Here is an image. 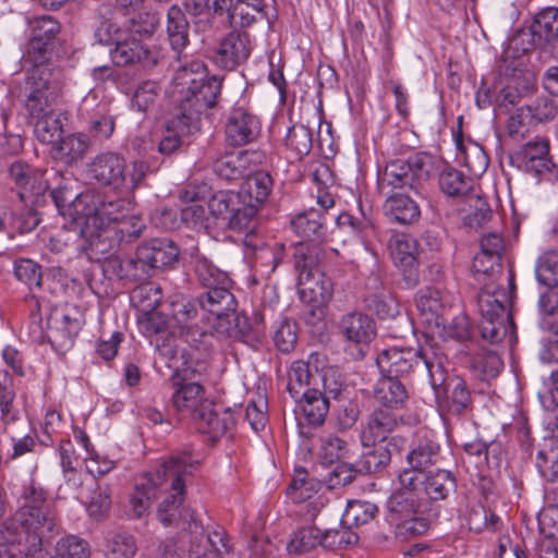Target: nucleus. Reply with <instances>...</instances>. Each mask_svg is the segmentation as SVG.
<instances>
[{
  "instance_id": "f257e3e1",
  "label": "nucleus",
  "mask_w": 558,
  "mask_h": 558,
  "mask_svg": "<svg viewBox=\"0 0 558 558\" xmlns=\"http://www.w3.org/2000/svg\"><path fill=\"white\" fill-rule=\"evenodd\" d=\"M231 282L205 289L196 299L173 294L170 301L172 326L192 349L208 353L215 340L229 337L230 315L236 310Z\"/></svg>"
},
{
  "instance_id": "f03ea898",
  "label": "nucleus",
  "mask_w": 558,
  "mask_h": 558,
  "mask_svg": "<svg viewBox=\"0 0 558 558\" xmlns=\"http://www.w3.org/2000/svg\"><path fill=\"white\" fill-rule=\"evenodd\" d=\"M19 504L3 532L9 558H49L43 544L52 536L57 523L47 504V492L31 481L23 486Z\"/></svg>"
},
{
  "instance_id": "7ed1b4c3",
  "label": "nucleus",
  "mask_w": 558,
  "mask_h": 558,
  "mask_svg": "<svg viewBox=\"0 0 558 558\" xmlns=\"http://www.w3.org/2000/svg\"><path fill=\"white\" fill-rule=\"evenodd\" d=\"M207 372L205 362L184 361L177 366L170 378L171 407L182 417L192 420L202 433L213 438L222 436L231 425L233 418L229 410L219 414L214 403L206 397V389L202 378Z\"/></svg>"
},
{
  "instance_id": "20e7f679",
  "label": "nucleus",
  "mask_w": 558,
  "mask_h": 558,
  "mask_svg": "<svg viewBox=\"0 0 558 558\" xmlns=\"http://www.w3.org/2000/svg\"><path fill=\"white\" fill-rule=\"evenodd\" d=\"M174 81L182 86V98L172 125L183 132L195 133L199 130L201 114L216 105L222 80L216 75L208 76L202 60H191L178 69Z\"/></svg>"
},
{
  "instance_id": "39448f33",
  "label": "nucleus",
  "mask_w": 558,
  "mask_h": 558,
  "mask_svg": "<svg viewBox=\"0 0 558 558\" xmlns=\"http://www.w3.org/2000/svg\"><path fill=\"white\" fill-rule=\"evenodd\" d=\"M199 468L198 458L189 449L177 452L161 462V473L158 478L165 481L161 493L165 498L158 506L157 518L165 526L178 524L180 521H189L192 536L197 532L198 523L193 512L183 507L186 482Z\"/></svg>"
},
{
  "instance_id": "423d86ee",
  "label": "nucleus",
  "mask_w": 558,
  "mask_h": 558,
  "mask_svg": "<svg viewBox=\"0 0 558 558\" xmlns=\"http://www.w3.org/2000/svg\"><path fill=\"white\" fill-rule=\"evenodd\" d=\"M88 205L90 206L86 209V217L81 229L74 230L72 234L63 232L51 238L52 250L60 251L59 243L68 245L72 238L81 236L86 243L85 247L89 248L92 253L105 254L109 251L108 239L112 232L110 223L123 220L132 208V202L125 197L102 199L100 195L93 194V202Z\"/></svg>"
},
{
  "instance_id": "0eeeda50",
  "label": "nucleus",
  "mask_w": 558,
  "mask_h": 558,
  "mask_svg": "<svg viewBox=\"0 0 558 558\" xmlns=\"http://www.w3.org/2000/svg\"><path fill=\"white\" fill-rule=\"evenodd\" d=\"M446 355L433 336L423 335L418 348H388L376 359V364L383 375L399 378L408 376L421 364L427 371L433 387L445 381Z\"/></svg>"
},
{
  "instance_id": "6e6552de",
  "label": "nucleus",
  "mask_w": 558,
  "mask_h": 558,
  "mask_svg": "<svg viewBox=\"0 0 558 558\" xmlns=\"http://www.w3.org/2000/svg\"><path fill=\"white\" fill-rule=\"evenodd\" d=\"M508 289L496 282L485 283L477 296L481 314L478 324L483 340L490 344L500 343L507 336L514 338L515 325L509 311L515 295V278L512 269L506 277Z\"/></svg>"
},
{
  "instance_id": "1a4fd4ad",
  "label": "nucleus",
  "mask_w": 558,
  "mask_h": 558,
  "mask_svg": "<svg viewBox=\"0 0 558 558\" xmlns=\"http://www.w3.org/2000/svg\"><path fill=\"white\" fill-rule=\"evenodd\" d=\"M148 169L144 160H134L128 166L126 159L120 153L102 151L89 162L88 174L99 185L129 195L141 186Z\"/></svg>"
},
{
  "instance_id": "9d476101",
  "label": "nucleus",
  "mask_w": 558,
  "mask_h": 558,
  "mask_svg": "<svg viewBox=\"0 0 558 558\" xmlns=\"http://www.w3.org/2000/svg\"><path fill=\"white\" fill-rule=\"evenodd\" d=\"M322 255L317 245L302 242L294 247L293 253L300 299L313 307L327 304L333 292L332 280L319 268Z\"/></svg>"
},
{
  "instance_id": "9b49d317",
  "label": "nucleus",
  "mask_w": 558,
  "mask_h": 558,
  "mask_svg": "<svg viewBox=\"0 0 558 558\" xmlns=\"http://www.w3.org/2000/svg\"><path fill=\"white\" fill-rule=\"evenodd\" d=\"M23 95V110L28 122L59 109L62 95L59 71L51 66L28 69Z\"/></svg>"
},
{
  "instance_id": "f8f14e48",
  "label": "nucleus",
  "mask_w": 558,
  "mask_h": 558,
  "mask_svg": "<svg viewBox=\"0 0 558 558\" xmlns=\"http://www.w3.org/2000/svg\"><path fill=\"white\" fill-rule=\"evenodd\" d=\"M424 504L412 490H396L387 499L386 519L397 538L405 541L427 533L430 522L424 515Z\"/></svg>"
},
{
  "instance_id": "ddd939ff",
  "label": "nucleus",
  "mask_w": 558,
  "mask_h": 558,
  "mask_svg": "<svg viewBox=\"0 0 558 558\" xmlns=\"http://www.w3.org/2000/svg\"><path fill=\"white\" fill-rule=\"evenodd\" d=\"M60 31V23L50 15L28 20V37L23 59L29 69L51 66V52Z\"/></svg>"
},
{
  "instance_id": "4468645a",
  "label": "nucleus",
  "mask_w": 558,
  "mask_h": 558,
  "mask_svg": "<svg viewBox=\"0 0 558 558\" xmlns=\"http://www.w3.org/2000/svg\"><path fill=\"white\" fill-rule=\"evenodd\" d=\"M433 170L432 155L417 153L408 159L389 161L381 175V182L392 189L418 190L429 179Z\"/></svg>"
},
{
  "instance_id": "2eb2a0df",
  "label": "nucleus",
  "mask_w": 558,
  "mask_h": 558,
  "mask_svg": "<svg viewBox=\"0 0 558 558\" xmlns=\"http://www.w3.org/2000/svg\"><path fill=\"white\" fill-rule=\"evenodd\" d=\"M510 165L538 181H558V166L549 154V141L535 137L510 155Z\"/></svg>"
},
{
  "instance_id": "dca6fc26",
  "label": "nucleus",
  "mask_w": 558,
  "mask_h": 558,
  "mask_svg": "<svg viewBox=\"0 0 558 558\" xmlns=\"http://www.w3.org/2000/svg\"><path fill=\"white\" fill-rule=\"evenodd\" d=\"M262 121L244 104L236 102L230 109L226 124L225 138L229 146L241 147L254 143L260 135Z\"/></svg>"
},
{
  "instance_id": "f3484780",
  "label": "nucleus",
  "mask_w": 558,
  "mask_h": 558,
  "mask_svg": "<svg viewBox=\"0 0 558 558\" xmlns=\"http://www.w3.org/2000/svg\"><path fill=\"white\" fill-rule=\"evenodd\" d=\"M407 439L403 436H391L387 442L363 446L364 451L356 460L355 465L360 474H378L390 464L395 453H400L405 447Z\"/></svg>"
},
{
  "instance_id": "a211bd4d",
  "label": "nucleus",
  "mask_w": 558,
  "mask_h": 558,
  "mask_svg": "<svg viewBox=\"0 0 558 558\" xmlns=\"http://www.w3.org/2000/svg\"><path fill=\"white\" fill-rule=\"evenodd\" d=\"M252 49L246 32L231 31L218 43L213 59L218 68L232 71L250 58Z\"/></svg>"
},
{
  "instance_id": "6ab92c4d",
  "label": "nucleus",
  "mask_w": 558,
  "mask_h": 558,
  "mask_svg": "<svg viewBox=\"0 0 558 558\" xmlns=\"http://www.w3.org/2000/svg\"><path fill=\"white\" fill-rule=\"evenodd\" d=\"M100 43L114 45L110 49V58L117 66H128L141 64L144 68L153 66L157 63L156 53L146 48L141 40L134 37H119L116 41L104 40L101 38V28L97 34Z\"/></svg>"
},
{
  "instance_id": "aec40b11",
  "label": "nucleus",
  "mask_w": 558,
  "mask_h": 558,
  "mask_svg": "<svg viewBox=\"0 0 558 558\" xmlns=\"http://www.w3.org/2000/svg\"><path fill=\"white\" fill-rule=\"evenodd\" d=\"M43 171L24 160H16L9 168V178L16 190L22 203H33L43 194L46 185L43 180Z\"/></svg>"
},
{
  "instance_id": "412c9836",
  "label": "nucleus",
  "mask_w": 558,
  "mask_h": 558,
  "mask_svg": "<svg viewBox=\"0 0 558 558\" xmlns=\"http://www.w3.org/2000/svg\"><path fill=\"white\" fill-rule=\"evenodd\" d=\"M401 422L393 411L375 408L366 417L360 432L362 446L375 445V442H387Z\"/></svg>"
},
{
  "instance_id": "4be33fe9",
  "label": "nucleus",
  "mask_w": 558,
  "mask_h": 558,
  "mask_svg": "<svg viewBox=\"0 0 558 558\" xmlns=\"http://www.w3.org/2000/svg\"><path fill=\"white\" fill-rule=\"evenodd\" d=\"M52 201L62 216L73 218L81 229L86 217L88 204L93 202V193H77L69 182L58 185L51 191Z\"/></svg>"
},
{
  "instance_id": "5701e85b",
  "label": "nucleus",
  "mask_w": 558,
  "mask_h": 558,
  "mask_svg": "<svg viewBox=\"0 0 558 558\" xmlns=\"http://www.w3.org/2000/svg\"><path fill=\"white\" fill-rule=\"evenodd\" d=\"M199 527L201 532H194L191 537L189 558H225L223 554L231 550L226 531L217 526L205 533L203 526Z\"/></svg>"
},
{
  "instance_id": "b1692460",
  "label": "nucleus",
  "mask_w": 558,
  "mask_h": 558,
  "mask_svg": "<svg viewBox=\"0 0 558 558\" xmlns=\"http://www.w3.org/2000/svg\"><path fill=\"white\" fill-rule=\"evenodd\" d=\"M462 121L463 117L459 116L457 119L458 130L453 133L457 158L464 163L472 174L481 175L488 167V155L480 144L475 143L471 138L464 140Z\"/></svg>"
},
{
  "instance_id": "393cba45",
  "label": "nucleus",
  "mask_w": 558,
  "mask_h": 558,
  "mask_svg": "<svg viewBox=\"0 0 558 558\" xmlns=\"http://www.w3.org/2000/svg\"><path fill=\"white\" fill-rule=\"evenodd\" d=\"M293 232L303 241L320 243L327 235L326 216L320 209L310 208L291 219Z\"/></svg>"
},
{
  "instance_id": "a878e982",
  "label": "nucleus",
  "mask_w": 558,
  "mask_h": 558,
  "mask_svg": "<svg viewBox=\"0 0 558 558\" xmlns=\"http://www.w3.org/2000/svg\"><path fill=\"white\" fill-rule=\"evenodd\" d=\"M340 333L350 342L368 344L376 336V324L362 312L344 314L338 325Z\"/></svg>"
},
{
  "instance_id": "bb28decb",
  "label": "nucleus",
  "mask_w": 558,
  "mask_h": 558,
  "mask_svg": "<svg viewBox=\"0 0 558 558\" xmlns=\"http://www.w3.org/2000/svg\"><path fill=\"white\" fill-rule=\"evenodd\" d=\"M90 148L87 134L77 132L61 136L50 148V155L68 166L82 160Z\"/></svg>"
},
{
  "instance_id": "cd10ccee",
  "label": "nucleus",
  "mask_w": 558,
  "mask_h": 558,
  "mask_svg": "<svg viewBox=\"0 0 558 558\" xmlns=\"http://www.w3.org/2000/svg\"><path fill=\"white\" fill-rule=\"evenodd\" d=\"M374 399L380 405L379 408L390 411L405 408L409 401V392L404 384L398 378L383 375L377 380L373 389Z\"/></svg>"
},
{
  "instance_id": "c85d7f7f",
  "label": "nucleus",
  "mask_w": 558,
  "mask_h": 558,
  "mask_svg": "<svg viewBox=\"0 0 558 558\" xmlns=\"http://www.w3.org/2000/svg\"><path fill=\"white\" fill-rule=\"evenodd\" d=\"M504 239L497 233L484 235L481 240V253L473 260V270L475 274L492 275L500 272L499 264L501 253L504 252Z\"/></svg>"
},
{
  "instance_id": "c756f323",
  "label": "nucleus",
  "mask_w": 558,
  "mask_h": 558,
  "mask_svg": "<svg viewBox=\"0 0 558 558\" xmlns=\"http://www.w3.org/2000/svg\"><path fill=\"white\" fill-rule=\"evenodd\" d=\"M161 473V464L154 473L145 474L136 483L135 489L131 496L132 511L135 517L141 518L150 507L151 500L161 494L165 481L158 478Z\"/></svg>"
},
{
  "instance_id": "7c9ffc66",
  "label": "nucleus",
  "mask_w": 558,
  "mask_h": 558,
  "mask_svg": "<svg viewBox=\"0 0 558 558\" xmlns=\"http://www.w3.org/2000/svg\"><path fill=\"white\" fill-rule=\"evenodd\" d=\"M325 356L319 353H312L308 361H294L288 373L287 389L294 400H299L302 395V389L307 387L312 380H315V374L318 372L319 365L325 362Z\"/></svg>"
},
{
  "instance_id": "2f4dec72",
  "label": "nucleus",
  "mask_w": 558,
  "mask_h": 558,
  "mask_svg": "<svg viewBox=\"0 0 558 558\" xmlns=\"http://www.w3.org/2000/svg\"><path fill=\"white\" fill-rule=\"evenodd\" d=\"M144 258H147L151 269L172 266L178 262L180 250L167 238H155L140 245Z\"/></svg>"
},
{
  "instance_id": "473e14b6",
  "label": "nucleus",
  "mask_w": 558,
  "mask_h": 558,
  "mask_svg": "<svg viewBox=\"0 0 558 558\" xmlns=\"http://www.w3.org/2000/svg\"><path fill=\"white\" fill-rule=\"evenodd\" d=\"M385 215L393 222L411 225L421 217L418 204L407 194L395 193L384 203Z\"/></svg>"
},
{
  "instance_id": "72a5a7b5",
  "label": "nucleus",
  "mask_w": 558,
  "mask_h": 558,
  "mask_svg": "<svg viewBox=\"0 0 558 558\" xmlns=\"http://www.w3.org/2000/svg\"><path fill=\"white\" fill-rule=\"evenodd\" d=\"M16 390L12 375L0 369V423L2 434H9V426L20 420V410L15 407Z\"/></svg>"
},
{
  "instance_id": "f704fd0d",
  "label": "nucleus",
  "mask_w": 558,
  "mask_h": 558,
  "mask_svg": "<svg viewBox=\"0 0 558 558\" xmlns=\"http://www.w3.org/2000/svg\"><path fill=\"white\" fill-rule=\"evenodd\" d=\"M66 120V112L57 109L29 121V123L34 128L36 140L41 144L52 146L63 135V126Z\"/></svg>"
},
{
  "instance_id": "c9c22d12",
  "label": "nucleus",
  "mask_w": 558,
  "mask_h": 558,
  "mask_svg": "<svg viewBox=\"0 0 558 558\" xmlns=\"http://www.w3.org/2000/svg\"><path fill=\"white\" fill-rule=\"evenodd\" d=\"M186 11L178 4H171L166 14V32L171 48L180 53L189 44L190 24Z\"/></svg>"
},
{
  "instance_id": "e433bc0d",
  "label": "nucleus",
  "mask_w": 558,
  "mask_h": 558,
  "mask_svg": "<svg viewBox=\"0 0 558 558\" xmlns=\"http://www.w3.org/2000/svg\"><path fill=\"white\" fill-rule=\"evenodd\" d=\"M422 492L430 501H439L448 498L457 488V480L452 472L437 469L435 472L424 474L421 482Z\"/></svg>"
},
{
  "instance_id": "4c0bfd02",
  "label": "nucleus",
  "mask_w": 558,
  "mask_h": 558,
  "mask_svg": "<svg viewBox=\"0 0 558 558\" xmlns=\"http://www.w3.org/2000/svg\"><path fill=\"white\" fill-rule=\"evenodd\" d=\"M250 167V154L247 150L228 153L216 159L213 170L220 179L236 181L243 179Z\"/></svg>"
},
{
  "instance_id": "58836bf2",
  "label": "nucleus",
  "mask_w": 558,
  "mask_h": 558,
  "mask_svg": "<svg viewBox=\"0 0 558 558\" xmlns=\"http://www.w3.org/2000/svg\"><path fill=\"white\" fill-rule=\"evenodd\" d=\"M445 407L449 413L460 415L472 409V392L461 377L448 379L445 384Z\"/></svg>"
},
{
  "instance_id": "ea45409f",
  "label": "nucleus",
  "mask_w": 558,
  "mask_h": 558,
  "mask_svg": "<svg viewBox=\"0 0 558 558\" xmlns=\"http://www.w3.org/2000/svg\"><path fill=\"white\" fill-rule=\"evenodd\" d=\"M306 422L313 426H320L329 411V398L318 388L305 389L299 400Z\"/></svg>"
},
{
  "instance_id": "a19ab883",
  "label": "nucleus",
  "mask_w": 558,
  "mask_h": 558,
  "mask_svg": "<svg viewBox=\"0 0 558 558\" xmlns=\"http://www.w3.org/2000/svg\"><path fill=\"white\" fill-rule=\"evenodd\" d=\"M438 183L441 192L449 197H464L474 190V180L451 166L439 172Z\"/></svg>"
},
{
  "instance_id": "79ce46f5",
  "label": "nucleus",
  "mask_w": 558,
  "mask_h": 558,
  "mask_svg": "<svg viewBox=\"0 0 558 558\" xmlns=\"http://www.w3.org/2000/svg\"><path fill=\"white\" fill-rule=\"evenodd\" d=\"M405 459L408 464L414 470L425 471L439 461L440 446L436 440L423 436L418 438L417 442L408 452Z\"/></svg>"
},
{
  "instance_id": "37998d69",
  "label": "nucleus",
  "mask_w": 558,
  "mask_h": 558,
  "mask_svg": "<svg viewBox=\"0 0 558 558\" xmlns=\"http://www.w3.org/2000/svg\"><path fill=\"white\" fill-rule=\"evenodd\" d=\"M531 34L538 43L550 44L558 40V8L547 7L535 14Z\"/></svg>"
},
{
  "instance_id": "c03bdc74",
  "label": "nucleus",
  "mask_w": 558,
  "mask_h": 558,
  "mask_svg": "<svg viewBox=\"0 0 558 558\" xmlns=\"http://www.w3.org/2000/svg\"><path fill=\"white\" fill-rule=\"evenodd\" d=\"M266 17L263 0H236L229 9V23L250 27Z\"/></svg>"
},
{
  "instance_id": "a18cd8bd",
  "label": "nucleus",
  "mask_w": 558,
  "mask_h": 558,
  "mask_svg": "<svg viewBox=\"0 0 558 558\" xmlns=\"http://www.w3.org/2000/svg\"><path fill=\"white\" fill-rule=\"evenodd\" d=\"M274 181L267 171H256L246 177L241 193L247 197L248 203L260 207L268 199L272 191Z\"/></svg>"
},
{
  "instance_id": "49530a36",
  "label": "nucleus",
  "mask_w": 558,
  "mask_h": 558,
  "mask_svg": "<svg viewBox=\"0 0 558 558\" xmlns=\"http://www.w3.org/2000/svg\"><path fill=\"white\" fill-rule=\"evenodd\" d=\"M502 367V360L492 350L482 349L472 354L470 359V369L472 374L482 381L497 377Z\"/></svg>"
},
{
  "instance_id": "de8ad7c7",
  "label": "nucleus",
  "mask_w": 558,
  "mask_h": 558,
  "mask_svg": "<svg viewBox=\"0 0 558 558\" xmlns=\"http://www.w3.org/2000/svg\"><path fill=\"white\" fill-rule=\"evenodd\" d=\"M173 298L171 295L168 301V314H163L159 311H151L144 314H141L137 318L138 328L140 331L147 338H151L154 336H158L160 333L166 332L167 330H170V333L173 336L179 337V333L175 332L173 326H172V314L170 308V301Z\"/></svg>"
},
{
  "instance_id": "09e8293b",
  "label": "nucleus",
  "mask_w": 558,
  "mask_h": 558,
  "mask_svg": "<svg viewBox=\"0 0 558 558\" xmlns=\"http://www.w3.org/2000/svg\"><path fill=\"white\" fill-rule=\"evenodd\" d=\"M193 271L199 286L204 289L216 287L220 283L231 282L229 275L218 268L204 255H195L193 259Z\"/></svg>"
},
{
  "instance_id": "8fccbe9b",
  "label": "nucleus",
  "mask_w": 558,
  "mask_h": 558,
  "mask_svg": "<svg viewBox=\"0 0 558 558\" xmlns=\"http://www.w3.org/2000/svg\"><path fill=\"white\" fill-rule=\"evenodd\" d=\"M243 244L255 252L256 258L266 259L267 265H270V271H274L282 259L283 245L275 243L274 246H265L256 228L244 231Z\"/></svg>"
},
{
  "instance_id": "3c124183",
  "label": "nucleus",
  "mask_w": 558,
  "mask_h": 558,
  "mask_svg": "<svg viewBox=\"0 0 558 558\" xmlns=\"http://www.w3.org/2000/svg\"><path fill=\"white\" fill-rule=\"evenodd\" d=\"M185 11L190 14L196 33L208 34L223 26V20L209 12L199 0H191L184 3Z\"/></svg>"
},
{
  "instance_id": "603ef678",
  "label": "nucleus",
  "mask_w": 558,
  "mask_h": 558,
  "mask_svg": "<svg viewBox=\"0 0 558 558\" xmlns=\"http://www.w3.org/2000/svg\"><path fill=\"white\" fill-rule=\"evenodd\" d=\"M57 326L50 328L49 340L51 344H59L61 347H71L74 338L77 336L82 328V319L75 313H63L60 319H56Z\"/></svg>"
},
{
  "instance_id": "864d4df0",
  "label": "nucleus",
  "mask_w": 558,
  "mask_h": 558,
  "mask_svg": "<svg viewBox=\"0 0 558 558\" xmlns=\"http://www.w3.org/2000/svg\"><path fill=\"white\" fill-rule=\"evenodd\" d=\"M130 299L133 306L144 314L157 310L163 299V293L158 284L145 282L134 288Z\"/></svg>"
},
{
  "instance_id": "5fc2aeb1",
  "label": "nucleus",
  "mask_w": 558,
  "mask_h": 558,
  "mask_svg": "<svg viewBox=\"0 0 558 558\" xmlns=\"http://www.w3.org/2000/svg\"><path fill=\"white\" fill-rule=\"evenodd\" d=\"M284 145L295 158L301 159L312 150L313 131L304 124H293L287 132Z\"/></svg>"
},
{
  "instance_id": "6e6d98bb",
  "label": "nucleus",
  "mask_w": 558,
  "mask_h": 558,
  "mask_svg": "<svg viewBox=\"0 0 558 558\" xmlns=\"http://www.w3.org/2000/svg\"><path fill=\"white\" fill-rule=\"evenodd\" d=\"M137 551L135 537L129 532L111 533L106 538L107 558H133Z\"/></svg>"
},
{
  "instance_id": "4d7b16f0",
  "label": "nucleus",
  "mask_w": 558,
  "mask_h": 558,
  "mask_svg": "<svg viewBox=\"0 0 558 558\" xmlns=\"http://www.w3.org/2000/svg\"><path fill=\"white\" fill-rule=\"evenodd\" d=\"M377 513L378 507L375 504L361 500L350 501L344 510L341 523L349 526L364 525L371 522Z\"/></svg>"
},
{
  "instance_id": "13d9d810",
  "label": "nucleus",
  "mask_w": 558,
  "mask_h": 558,
  "mask_svg": "<svg viewBox=\"0 0 558 558\" xmlns=\"http://www.w3.org/2000/svg\"><path fill=\"white\" fill-rule=\"evenodd\" d=\"M535 277L538 283L543 286L558 284V251H547L537 258Z\"/></svg>"
},
{
  "instance_id": "bf43d9fd",
  "label": "nucleus",
  "mask_w": 558,
  "mask_h": 558,
  "mask_svg": "<svg viewBox=\"0 0 558 558\" xmlns=\"http://www.w3.org/2000/svg\"><path fill=\"white\" fill-rule=\"evenodd\" d=\"M360 474L355 463H338L319 480V489L326 486L328 489H337L351 484Z\"/></svg>"
},
{
  "instance_id": "052dcab7",
  "label": "nucleus",
  "mask_w": 558,
  "mask_h": 558,
  "mask_svg": "<svg viewBox=\"0 0 558 558\" xmlns=\"http://www.w3.org/2000/svg\"><path fill=\"white\" fill-rule=\"evenodd\" d=\"M240 193L218 191L210 197L208 209L214 217L226 222L235 206L240 205Z\"/></svg>"
},
{
  "instance_id": "680f3d73",
  "label": "nucleus",
  "mask_w": 558,
  "mask_h": 558,
  "mask_svg": "<svg viewBox=\"0 0 558 558\" xmlns=\"http://www.w3.org/2000/svg\"><path fill=\"white\" fill-rule=\"evenodd\" d=\"M316 375L320 379L322 393L328 398L338 399L344 387V379L340 369L335 365H325V362H323Z\"/></svg>"
},
{
  "instance_id": "e2e57ef3",
  "label": "nucleus",
  "mask_w": 558,
  "mask_h": 558,
  "mask_svg": "<svg viewBox=\"0 0 558 558\" xmlns=\"http://www.w3.org/2000/svg\"><path fill=\"white\" fill-rule=\"evenodd\" d=\"M90 549L88 543L76 536L66 535L60 538L56 545V556L49 558H89Z\"/></svg>"
},
{
  "instance_id": "0e129e2a",
  "label": "nucleus",
  "mask_w": 558,
  "mask_h": 558,
  "mask_svg": "<svg viewBox=\"0 0 558 558\" xmlns=\"http://www.w3.org/2000/svg\"><path fill=\"white\" fill-rule=\"evenodd\" d=\"M320 530L316 526H305L295 531L287 545L290 554H302L320 545Z\"/></svg>"
},
{
  "instance_id": "69168bd1",
  "label": "nucleus",
  "mask_w": 558,
  "mask_h": 558,
  "mask_svg": "<svg viewBox=\"0 0 558 558\" xmlns=\"http://www.w3.org/2000/svg\"><path fill=\"white\" fill-rule=\"evenodd\" d=\"M319 489V481L307 478V471L302 468H295L293 477L288 485L287 493L296 500L311 498L312 494Z\"/></svg>"
},
{
  "instance_id": "338daca9",
  "label": "nucleus",
  "mask_w": 558,
  "mask_h": 558,
  "mask_svg": "<svg viewBox=\"0 0 558 558\" xmlns=\"http://www.w3.org/2000/svg\"><path fill=\"white\" fill-rule=\"evenodd\" d=\"M359 536L347 524H342L339 529H329L322 533L320 545L328 549L345 548L357 543Z\"/></svg>"
},
{
  "instance_id": "774afa93",
  "label": "nucleus",
  "mask_w": 558,
  "mask_h": 558,
  "mask_svg": "<svg viewBox=\"0 0 558 558\" xmlns=\"http://www.w3.org/2000/svg\"><path fill=\"white\" fill-rule=\"evenodd\" d=\"M15 278L29 289L41 288V266L29 258H19L14 262Z\"/></svg>"
}]
</instances>
